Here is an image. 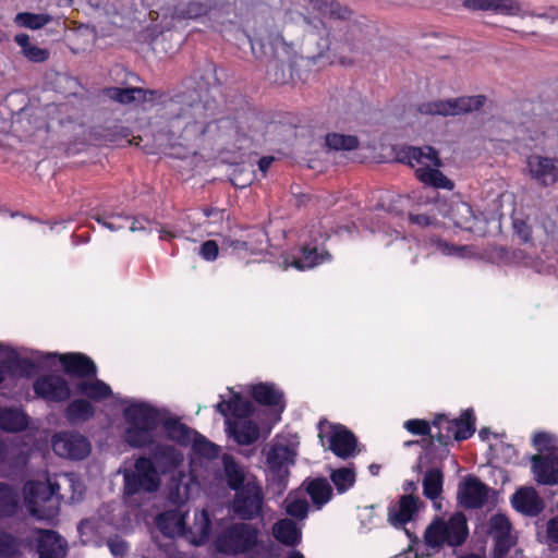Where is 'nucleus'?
I'll return each mask as SVG.
<instances>
[{
	"instance_id": "f257e3e1",
	"label": "nucleus",
	"mask_w": 558,
	"mask_h": 558,
	"mask_svg": "<svg viewBox=\"0 0 558 558\" xmlns=\"http://www.w3.org/2000/svg\"><path fill=\"white\" fill-rule=\"evenodd\" d=\"M60 485L50 477L29 480L23 487V505L38 520H52L60 507Z\"/></svg>"
},
{
	"instance_id": "f03ea898",
	"label": "nucleus",
	"mask_w": 558,
	"mask_h": 558,
	"mask_svg": "<svg viewBox=\"0 0 558 558\" xmlns=\"http://www.w3.org/2000/svg\"><path fill=\"white\" fill-rule=\"evenodd\" d=\"M123 416L126 424L124 439L132 447H146L154 440L158 424L157 412L144 402L125 400Z\"/></svg>"
},
{
	"instance_id": "7ed1b4c3",
	"label": "nucleus",
	"mask_w": 558,
	"mask_h": 558,
	"mask_svg": "<svg viewBox=\"0 0 558 558\" xmlns=\"http://www.w3.org/2000/svg\"><path fill=\"white\" fill-rule=\"evenodd\" d=\"M216 409L226 417L227 430L238 444L250 445L257 440L259 433L256 424L246 420L253 411L250 401L234 393L228 402L217 403Z\"/></svg>"
},
{
	"instance_id": "20e7f679",
	"label": "nucleus",
	"mask_w": 558,
	"mask_h": 558,
	"mask_svg": "<svg viewBox=\"0 0 558 558\" xmlns=\"http://www.w3.org/2000/svg\"><path fill=\"white\" fill-rule=\"evenodd\" d=\"M404 158L410 167L414 169L416 178L425 185L447 190L453 187L451 181L439 170L441 161L433 147H408L404 151Z\"/></svg>"
},
{
	"instance_id": "39448f33",
	"label": "nucleus",
	"mask_w": 558,
	"mask_h": 558,
	"mask_svg": "<svg viewBox=\"0 0 558 558\" xmlns=\"http://www.w3.org/2000/svg\"><path fill=\"white\" fill-rule=\"evenodd\" d=\"M469 535L466 518L463 513H453L450 518H437L426 527L425 544L435 550L444 546L457 547L462 545Z\"/></svg>"
},
{
	"instance_id": "423d86ee",
	"label": "nucleus",
	"mask_w": 558,
	"mask_h": 558,
	"mask_svg": "<svg viewBox=\"0 0 558 558\" xmlns=\"http://www.w3.org/2000/svg\"><path fill=\"white\" fill-rule=\"evenodd\" d=\"M259 530L251 523H232L222 530L215 539L217 551L238 556L252 551L258 544Z\"/></svg>"
},
{
	"instance_id": "0eeeda50",
	"label": "nucleus",
	"mask_w": 558,
	"mask_h": 558,
	"mask_svg": "<svg viewBox=\"0 0 558 558\" xmlns=\"http://www.w3.org/2000/svg\"><path fill=\"white\" fill-rule=\"evenodd\" d=\"M59 360L64 366L65 373L77 377L95 376L97 368L95 363L83 353H44L36 352L31 360H23V363L35 367H48Z\"/></svg>"
},
{
	"instance_id": "6e6552de",
	"label": "nucleus",
	"mask_w": 558,
	"mask_h": 558,
	"mask_svg": "<svg viewBox=\"0 0 558 558\" xmlns=\"http://www.w3.org/2000/svg\"><path fill=\"white\" fill-rule=\"evenodd\" d=\"M160 486V478L153 462L142 457L135 461L133 470L124 472V494L132 496L141 492L154 493Z\"/></svg>"
},
{
	"instance_id": "1a4fd4ad",
	"label": "nucleus",
	"mask_w": 558,
	"mask_h": 558,
	"mask_svg": "<svg viewBox=\"0 0 558 558\" xmlns=\"http://www.w3.org/2000/svg\"><path fill=\"white\" fill-rule=\"evenodd\" d=\"M318 437L323 446L327 442L328 449L341 459H349L357 453L356 438L342 425L320 421Z\"/></svg>"
},
{
	"instance_id": "9d476101",
	"label": "nucleus",
	"mask_w": 558,
	"mask_h": 558,
	"mask_svg": "<svg viewBox=\"0 0 558 558\" xmlns=\"http://www.w3.org/2000/svg\"><path fill=\"white\" fill-rule=\"evenodd\" d=\"M484 101L483 96L437 99L421 104L417 110L422 114L429 116H458L480 109Z\"/></svg>"
},
{
	"instance_id": "9b49d317",
	"label": "nucleus",
	"mask_w": 558,
	"mask_h": 558,
	"mask_svg": "<svg viewBox=\"0 0 558 558\" xmlns=\"http://www.w3.org/2000/svg\"><path fill=\"white\" fill-rule=\"evenodd\" d=\"M525 175L537 186L549 187L558 183V158L533 153L524 162Z\"/></svg>"
},
{
	"instance_id": "f8f14e48",
	"label": "nucleus",
	"mask_w": 558,
	"mask_h": 558,
	"mask_svg": "<svg viewBox=\"0 0 558 558\" xmlns=\"http://www.w3.org/2000/svg\"><path fill=\"white\" fill-rule=\"evenodd\" d=\"M439 215H448L454 226L463 230L483 235L486 232V219L474 215L471 206L462 201H452L450 205L439 203L436 207Z\"/></svg>"
},
{
	"instance_id": "ddd939ff",
	"label": "nucleus",
	"mask_w": 558,
	"mask_h": 558,
	"mask_svg": "<svg viewBox=\"0 0 558 558\" xmlns=\"http://www.w3.org/2000/svg\"><path fill=\"white\" fill-rule=\"evenodd\" d=\"M434 427L438 429V442L446 445L451 438L463 440L471 437L475 432V417L471 409L464 411L461 417L456 420H448L440 415L435 420Z\"/></svg>"
},
{
	"instance_id": "4468645a",
	"label": "nucleus",
	"mask_w": 558,
	"mask_h": 558,
	"mask_svg": "<svg viewBox=\"0 0 558 558\" xmlns=\"http://www.w3.org/2000/svg\"><path fill=\"white\" fill-rule=\"evenodd\" d=\"M262 487L248 481L241 489L239 488L232 501V511L243 520H251L258 515L263 508Z\"/></svg>"
},
{
	"instance_id": "2eb2a0df",
	"label": "nucleus",
	"mask_w": 558,
	"mask_h": 558,
	"mask_svg": "<svg viewBox=\"0 0 558 558\" xmlns=\"http://www.w3.org/2000/svg\"><path fill=\"white\" fill-rule=\"evenodd\" d=\"M298 444L295 439H276L267 453V464L274 475L282 478L288 474V466L296 457Z\"/></svg>"
},
{
	"instance_id": "dca6fc26",
	"label": "nucleus",
	"mask_w": 558,
	"mask_h": 558,
	"mask_svg": "<svg viewBox=\"0 0 558 558\" xmlns=\"http://www.w3.org/2000/svg\"><path fill=\"white\" fill-rule=\"evenodd\" d=\"M53 451L62 457L73 460L86 458L90 452L89 441L77 433H60L52 437Z\"/></svg>"
},
{
	"instance_id": "f3484780",
	"label": "nucleus",
	"mask_w": 558,
	"mask_h": 558,
	"mask_svg": "<svg viewBox=\"0 0 558 558\" xmlns=\"http://www.w3.org/2000/svg\"><path fill=\"white\" fill-rule=\"evenodd\" d=\"M207 122L205 107L195 102L183 108L172 120V128H183L186 137L203 134Z\"/></svg>"
},
{
	"instance_id": "a211bd4d",
	"label": "nucleus",
	"mask_w": 558,
	"mask_h": 558,
	"mask_svg": "<svg viewBox=\"0 0 558 558\" xmlns=\"http://www.w3.org/2000/svg\"><path fill=\"white\" fill-rule=\"evenodd\" d=\"M199 488L201 483L197 474V462L193 459L187 474L180 473L178 476H173L170 499L178 505L184 504L195 496Z\"/></svg>"
},
{
	"instance_id": "6ab92c4d",
	"label": "nucleus",
	"mask_w": 558,
	"mask_h": 558,
	"mask_svg": "<svg viewBox=\"0 0 558 558\" xmlns=\"http://www.w3.org/2000/svg\"><path fill=\"white\" fill-rule=\"evenodd\" d=\"M488 533L495 541L494 558H506L514 545V537L508 518L500 513L492 515Z\"/></svg>"
},
{
	"instance_id": "aec40b11",
	"label": "nucleus",
	"mask_w": 558,
	"mask_h": 558,
	"mask_svg": "<svg viewBox=\"0 0 558 558\" xmlns=\"http://www.w3.org/2000/svg\"><path fill=\"white\" fill-rule=\"evenodd\" d=\"M35 393L47 401H64L71 395L68 381L61 375H47L34 383Z\"/></svg>"
},
{
	"instance_id": "412c9836",
	"label": "nucleus",
	"mask_w": 558,
	"mask_h": 558,
	"mask_svg": "<svg viewBox=\"0 0 558 558\" xmlns=\"http://www.w3.org/2000/svg\"><path fill=\"white\" fill-rule=\"evenodd\" d=\"M488 488L476 477L464 478L458 487L459 504L465 508H480L487 500Z\"/></svg>"
},
{
	"instance_id": "4be33fe9",
	"label": "nucleus",
	"mask_w": 558,
	"mask_h": 558,
	"mask_svg": "<svg viewBox=\"0 0 558 558\" xmlns=\"http://www.w3.org/2000/svg\"><path fill=\"white\" fill-rule=\"evenodd\" d=\"M532 471L539 484L558 483V456L536 454L532 457Z\"/></svg>"
},
{
	"instance_id": "5701e85b",
	"label": "nucleus",
	"mask_w": 558,
	"mask_h": 558,
	"mask_svg": "<svg viewBox=\"0 0 558 558\" xmlns=\"http://www.w3.org/2000/svg\"><path fill=\"white\" fill-rule=\"evenodd\" d=\"M186 513L187 511L181 508L167 510L157 517V527L165 536L170 538L184 537Z\"/></svg>"
},
{
	"instance_id": "b1692460",
	"label": "nucleus",
	"mask_w": 558,
	"mask_h": 558,
	"mask_svg": "<svg viewBox=\"0 0 558 558\" xmlns=\"http://www.w3.org/2000/svg\"><path fill=\"white\" fill-rule=\"evenodd\" d=\"M420 499L412 495L403 496L399 502L389 509L388 520L393 526L410 522L418 510Z\"/></svg>"
},
{
	"instance_id": "393cba45",
	"label": "nucleus",
	"mask_w": 558,
	"mask_h": 558,
	"mask_svg": "<svg viewBox=\"0 0 558 558\" xmlns=\"http://www.w3.org/2000/svg\"><path fill=\"white\" fill-rule=\"evenodd\" d=\"M211 532V521L208 512L203 509L201 511H195L194 521L190 527H185L184 538L195 545L199 546L204 544Z\"/></svg>"
},
{
	"instance_id": "a878e982",
	"label": "nucleus",
	"mask_w": 558,
	"mask_h": 558,
	"mask_svg": "<svg viewBox=\"0 0 558 558\" xmlns=\"http://www.w3.org/2000/svg\"><path fill=\"white\" fill-rule=\"evenodd\" d=\"M37 543L39 558H62L65 555V543L56 532L39 531Z\"/></svg>"
},
{
	"instance_id": "bb28decb",
	"label": "nucleus",
	"mask_w": 558,
	"mask_h": 558,
	"mask_svg": "<svg viewBox=\"0 0 558 558\" xmlns=\"http://www.w3.org/2000/svg\"><path fill=\"white\" fill-rule=\"evenodd\" d=\"M512 506L519 512L527 515H537L543 510V501L531 487H523L512 496Z\"/></svg>"
},
{
	"instance_id": "cd10ccee",
	"label": "nucleus",
	"mask_w": 558,
	"mask_h": 558,
	"mask_svg": "<svg viewBox=\"0 0 558 558\" xmlns=\"http://www.w3.org/2000/svg\"><path fill=\"white\" fill-rule=\"evenodd\" d=\"M272 535L282 545L294 547L302 541V526L284 518L272 525Z\"/></svg>"
},
{
	"instance_id": "c85d7f7f",
	"label": "nucleus",
	"mask_w": 558,
	"mask_h": 558,
	"mask_svg": "<svg viewBox=\"0 0 558 558\" xmlns=\"http://www.w3.org/2000/svg\"><path fill=\"white\" fill-rule=\"evenodd\" d=\"M329 258V255L324 252H318L316 247H303L300 251V255L292 256V258H286L282 264L283 269H288L290 266H293L298 270H306L313 268L326 259Z\"/></svg>"
},
{
	"instance_id": "c756f323",
	"label": "nucleus",
	"mask_w": 558,
	"mask_h": 558,
	"mask_svg": "<svg viewBox=\"0 0 558 558\" xmlns=\"http://www.w3.org/2000/svg\"><path fill=\"white\" fill-rule=\"evenodd\" d=\"M108 95L111 99L124 105L132 102H153L158 97L157 92L143 89L141 87L111 88L108 90Z\"/></svg>"
},
{
	"instance_id": "7c9ffc66",
	"label": "nucleus",
	"mask_w": 558,
	"mask_h": 558,
	"mask_svg": "<svg viewBox=\"0 0 558 558\" xmlns=\"http://www.w3.org/2000/svg\"><path fill=\"white\" fill-rule=\"evenodd\" d=\"M78 393L96 401H102L109 397L116 398L110 386L100 379L82 380L76 385Z\"/></svg>"
},
{
	"instance_id": "2f4dec72",
	"label": "nucleus",
	"mask_w": 558,
	"mask_h": 558,
	"mask_svg": "<svg viewBox=\"0 0 558 558\" xmlns=\"http://www.w3.org/2000/svg\"><path fill=\"white\" fill-rule=\"evenodd\" d=\"M464 7L470 10L495 11L510 14L517 10L514 0H465Z\"/></svg>"
},
{
	"instance_id": "473e14b6",
	"label": "nucleus",
	"mask_w": 558,
	"mask_h": 558,
	"mask_svg": "<svg viewBox=\"0 0 558 558\" xmlns=\"http://www.w3.org/2000/svg\"><path fill=\"white\" fill-rule=\"evenodd\" d=\"M163 430L168 438L184 446L191 444L196 434L195 430L190 429L186 425L172 417L163 421Z\"/></svg>"
},
{
	"instance_id": "72a5a7b5",
	"label": "nucleus",
	"mask_w": 558,
	"mask_h": 558,
	"mask_svg": "<svg viewBox=\"0 0 558 558\" xmlns=\"http://www.w3.org/2000/svg\"><path fill=\"white\" fill-rule=\"evenodd\" d=\"M252 52L258 58L266 54L278 57L281 52H288L287 45L280 35H276L267 41H251Z\"/></svg>"
},
{
	"instance_id": "f704fd0d",
	"label": "nucleus",
	"mask_w": 558,
	"mask_h": 558,
	"mask_svg": "<svg viewBox=\"0 0 558 558\" xmlns=\"http://www.w3.org/2000/svg\"><path fill=\"white\" fill-rule=\"evenodd\" d=\"M252 395L258 403L266 405H280V409H282V393L274 385L258 384L253 386Z\"/></svg>"
},
{
	"instance_id": "c9c22d12",
	"label": "nucleus",
	"mask_w": 558,
	"mask_h": 558,
	"mask_svg": "<svg viewBox=\"0 0 558 558\" xmlns=\"http://www.w3.org/2000/svg\"><path fill=\"white\" fill-rule=\"evenodd\" d=\"M27 426L26 415L14 409H4L0 411V429L7 432H19Z\"/></svg>"
},
{
	"instance_id": "e433bc0d",
	"label": "nucleus",
	"mask_w": 558,
	"mask_h": 558,
	"mask_svg": "<svg viewBox=\"0 0 558 558\" xmlns=\"http://www.w3.org/2000/svg\"><path fill=\"white\" fill-rule=\"evenodd\" d=\"M307 493L312 498L314 505L320 509L325 504H327L332 495V489L325 478H316L310 482L307 486Z\"/></svg>"
},
{
	"instance_id": "4c0bfd02",
	"label": "nucleus",
	"mask_w": 558,
	"mask_h": 558,
	"mask_svg": "<svg viewBox=\"0 0 558 558\" xmlns=\"http://www.w3.org/2000/svg\"><path fill=\"white\" fill-rule=\"evenodd\" d=\"M356 473L353 466L339 468L330 471V480L339 494L353 487Z\"/></svg>"
},
{
	"instance_id": "58836bf2",
	"label": "nucleus",
	"mask_w": 558,
	"mask_h": 558,
	"mask_svg": "<svg viewBox=\"0 0 558 558\" xmlns=\"http://www.w3.org/2000/svg\"><path fill=\"white\" fill-rule=\"evenodd\" d=\"M313 8L324 19H345L350 12L333 0H312Z\"/></svg>"
},
{
	"instance_id": "ea45409f",
	"label": "nucleus",
	"mask_w": 558,
	"mask_h": 558,
	"mask_svg": "<svg viewBox=\"0 0 558 558\" xmlns=\"http://www.w3.org/2000/svg\"><path fill=\"white\" fill-rule=\"evenodd\" d=\"M155 459L161 464L162 472H168L180 465L183 462L184 456L173 447H162L155 453Z\"/></svg>"
},
{
	"instance_id": "a19ab883",
	"label": "nucleus",
	"mask_w": 558,
	"mask_h": 558,
	"mask_svg": "<svg viewBox=\"0 0 558 558\" xmlns=\"http://www.w3.org/2000/svg\"><path fill=\"white\" fill-rule=\"evenodd\" d=\"M442 473L438 469H432L426 472L424 481H423V488H424V495L435 500L442 490Z\"/></svg>"
},
{
	"instance_id": "79ce46f5",
	"label": "nucleus",
	"mask_w": 558,
	"mask_h": 558,
	"mask_svg": "<svg viewBox=\"0 0 558 558\" xmlns=\"http://www.w3.org/2000/svg\"><path fill=\"white\" fill-rule=\"evenodd\" d=\"M95 413L92 403L84 399L72 401L66 408V417L72 421H87Z\"/></svg>"
},
{
	"instance_id": "37998d69",
	"label": "nucleus",
	"mask_w": 558,
	"mask_h": 558,
	"mask_svg": "<svg viewBox=\"0 0 558 558\" xmlns=\"http://www.w3.org/2000/svg\"><path fill=\"white\" fill-rule=\"evenodd\" d=\"M15 41L21 47L23 54L33 62H43L48 58V51L41 49L29 41L26 34L15 36Z\"/></svg>"
},
{
	"instance_id": "c03bdc74",
	"label": "nucleus",
	"mask_w": 558,
	"mask_h": 558,
	"mask_svg": "<svg viewBox=\"0 0 558 558\" xmlns=\"http://www.w3.org/2000/svg\"><path fill=\"white\" fill-rule=\"evenodd\" d=\"M223 470L228 481V485L238 490L244 482V472L230 456L222 458Z\"/></svg>"
},
{
	"instance_id": "a18cd8bd",
	"label": "nucleus",
	"mask_w": 558,
	"mask_h": 558,
	"mask_svg": "<svg viewBox=\"0 0 558 558\" xmlns=\"http://www.w3.org/2000/svg\"><path fill=\"white\" fill-rule=\"evenodd\" d=\"M17 506V495L9 486L0 484V518L14 514Z\"/></svg>"
},
{
	"instance_id": "49530a36",
	"label": "nucleus",
	"mask_w": 558,
	"mask_h": 558,
	"mask_svg": "<svg viewBox=\"0 0 558 558\" xmlns=\"http://www.w3.org/2000/svg\"><path fill=\"white\" fill-rule=\"evenodd\" d=\"M287 514L299 520H304L307 517L308 504L305 498L296 495H289L283 502Z\"/></svg>"
},
{
	"instance_id": "de8ad7c7",
	"label": "nucleus",
	"mask_w": 558,
	"mask_h": 558,
	"mask_svg": "<svg viewBox=\"0 0 558 558\" xmlns=\"http://www.w3.org/2000/svg\"><path fill=\"white\" fill-rule=\"evenodd\" d=\"M51 21V17L48 14H35L23 12L16 14L14 17V22L20 27L38 29L47 25Z\"/></svg>"
},
{
	"instance_id": "09e8293b",
	"label": "nucleus",
	"mask_w": 558,
	"mask_h": 558,
	"mask_svg": "<svg viewBox=\"0 0 558 558\" xmlns=\"http://www.w3.org/2000/svg\"><path fill=\"white\" fill-rule=\"evenodd\" d=\"M194 454L206 458L208 460L214 459L218 456V447L207 440L205 437L196 433L191 441Z\"/></svg>"
},
{
	"instance_id": "8fccbe9b",
	"label": "nucleus",
	"mask_w": 558,
	"mask_h": 558,
	"mask_svg": "<svg viewBox=\"0 0 558 558\" xmlns=\"http://www.w3.org/2000/svg\"><path fill=\"white\" fill-rule=\"evenodd\" d=\"M430 245L434 247V253L444 256L468 257L471 255L470 247L452 245L440 239H432Z\"/></svg>"
},
{
	"instance_id": "3c124183",
	"label": "nucleus",
	"mask_w": 558,
	"mask_h": 558,
	"mask_svg": "<svg viewBox=\"0 0 558 558\" xmlns=\"http://www.w3.org/2000/svg\"><path fill=\"white\" fill-rule=\"evenodd\" d=\"M326 145L335 150H352L357 147L359 141L352 135L330 133L326 136Z\"/></svg>"
},
{
	"instance_id": "603ef678",
	"label": "nucleus",
	"mask_w": 558,
	"mask_h": 558,
	"mask_svg": "<svg viewBox=\"0 0 558 558\" xmlns=\"http://www.w3.org/2000/svg\"><path fill=\"white\" fill-rule=\"evenodd\" d=\"M533 444L539 451V454L558 456V439L548 433L535 434Z\"/></svg>"
},
{
	"instance_id": "864d4df0",
	"label": "nucleus",
	"mask_w": 558,
	"mask_h": 558,
	"mask_svg": "<svg viewBox=\"0 0 558 558\" xmlns=\"http://www.w3.org/2000/svg\"><path fill=\"white\" fill-rule=\"evenodd\" d=\"M404 428L413 435H429L437 439V433H433L429 424L424 420H409L404 422Z\"/></svg>"
},
{
	"instance_id": "5fc2aeb1",
	"label": "nucleus",
	"mask_w": 558,
	"mask_h": 558,
	"mask_svg": "<svg viewBox=\"0 0 558 558\" xmlns=\"http://www.w3.org/2000/svg\"><path fill=\"white\" fill-rule=\"evenodd\" d=\"M17 549L16 541L9 534H0V556L10 557Z\"/></svg>"
},
{
	"instance_id": "6e6d98bb",
	"label": "nucleus",
	"mask_w": 558,
	"mask_h": 558,
	"mask_svg": "<svg viewBox=\"0 0 558 558\" xmlns=\"http://www.w3.org/2000/svg\"><path fill=\"white\" fill-rule=\"evenodd\" d=\"M218 244L213 240L204 242L199 247V255L202 258L208 262L215 260L218 256Z\"/></svg>"
},
{
	"instance_id": "4d7b16f0",
	"label": "nucleus",
	"mask_w": 558,
	"mask_h": 558,
	"mask_svg": "<svg viewBox=\"0 0 558 558\" xmlns=\"http://www.w3.org/2000/svg\"><path fill=\"white\" fill-rule=\"evenodd\" d=\"M410 221L420 227H430L436 225V214H417L410 215Z\"/></svg>"
},
{
	"instance_id": "13d9d810",
	"label": "nucleus",
	"mask_w": 558,
	"mask_h": 558,
	"mask_svg": "<svg viewBox=\"0 0 558 558\" xmlns=\"http://www.w3.org/2000/svg\"><path fill=\"white\" fill-rule=\"evenodd\" d=\"M109 548L116 558H126L129 553L126 543L121 539H111L109 542Z\"/></svg>"
},
{
	"instance_id": "bf43d9fd",
	"label": "nucleus",
	"mask_w": 558,
	"mask_h": 558,
	"mask_svg": "<svg viewBox=\"0 0 558 558\" xmlns=\"http://www.w3.org/2000/svg\"><path fill=\"white\" fill-rule=\"evenodd\" d=\"M513 228L515 230V233L522 241L526 242L530 240L531 229L524 221L514 220Z\"/></svg>"
},
{
	"instance_id": "052dcab7",
	"label": "nucleus",
	"mask_w": 558,
	"mask_h": 558,
	"mask_svg": "<svg viewBox=\"0 0 558 558\" xmlns=\"http://www.w3.org/2000/svg\"><path fill=\"white\" fill-rule=\"evenodd\" d=\"M546 532L548 539L551 543L558 544V517L548 521Z\"/></svg>"
},
{
	"instance_id": "680f3d73",
	"label": "nucleus",
	"mask_w": 558,
	"mask_h": 558,
	"mask_svg": "<svg viewBox=\"0 0 558 558\" xmlns=\"http://www.w3.org/2000/svg\"><path fill=\"white\" fill-rule=\"evenodd\" d=\"M226 243L232 247L233 250L235 251H239V250H251V251H255L257 250V247L247 242V241H239V240H226Z\"/></svg>"
},
{
	"instance_id": "e2e57ef3",
	"label": "nucleus",
	"mask_w": 558,
	"mask_h": 558,
	"mask_svg": "<svg viewBox=\"0 0 558 558\" xmlns=\"http://www.w3.org/2000/svg\"><path fill=\"white\" fill-rule=\"evenodd\" d=\"M62 478L65 483H68L71 486L74 493H82V485L74 473H66L62 476Z\"/></svg>"
},
{
	"instance_id": "0e129e2a",
	"label": "nucleus",
	"mask_w": 558,
	"mask_h": 558,
	"mask_svg": "<svg viewBox=\"0 0 558 558\" xmlns=\"http://www.w3.org/2000/svg\"><path fill=\"white\" fill-rule=\"evenodd\" d=\"M205 11L206 10H205L203 4H201V3H191L189 5L187 12H186V16L190 17V19H195V17H198L199 15L204 14Z\"/></svg>"
},
{
	"instance_id": "69168bd1",
	"label": "nucleus",
	"mask_w": 558,
	"mask_h": 558,
	"mask_svg": "<svg viewBox=\"0 0 558 558\" xmlns=\"http://www.w3.org/2000/svg\"><path fill=\"white\" fill-rule=\"evenodd\" d=\"M145 223L147 225H150L149 221L145 220V221H141V220H134L131 226H130V231L132 232H136V231H144V230H148L149 232L153 231L151 228H147L145 226Z\"/></svg>"
},
{
	"instance_id": "338daca9",
	"label": "nucleus",
	"mask_w": 558,
	"mask_h": 558,
	"mask_svg": "<svg viewBox=\"0 0 558 558\" xmlns=\"http://www.w3.org/2000/svg\"><path fill=\"white\" fill-rule=\"evenodd\" d=\"M274 161V157L267 156L263 157L258 161V169L265 174L267 170L270 168Z\"/></svg>"
},
{
	"instance_id": "774afa93",
	"label": "nucleus",
	"mask_w": 558,
	"mask_h": 558,
	"mask_svg": "<svg viewBox=\"0 0 558 558\" xmlns=\"http://www.w3.org/2000/svg\"><path fill=\"white\" fill-rule=\"evenodd\" d=\"M96 220L98 221V223H100L105 228L109 229L110 231H117L124 227L123 225H117L111 221H107L106 219L100 218V217H98Z\"/></svg>"
}]
</instances>
